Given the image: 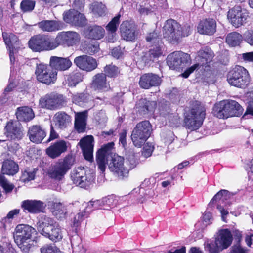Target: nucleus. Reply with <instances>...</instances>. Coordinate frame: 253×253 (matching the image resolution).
Masks as SVG:
<instances>
[{
    "mask_svg": "<svg viewBox=\"0 0 253 253\" xmlns=\"http://www.w3.org/2000/svg\"><path fill=\"white\" fill-rule=\"evenodd\" d=\"M36 233L33 227L25 224H19L15 228L14 233V241L18 247L26 253L29 252L34 246L33 235Z\"/></svg>",
    "mask_w": 253,
    "mask_h": 253,
    "instance_id": "nucleus-1",
    "label": "nucleus"
},
{
    "mask_svg": "<svg viewBox=\"0 0 253 253\" xmlns=\"http://www.w3.org/2000/svg\"><path fill=\"white\" fill-rule=\"evenodd\" d=\"M37 227L41 234L53 241H59L63 237L60 227L50 217L46 216L41 217L37 224Z\"/></svg>",
    "mask_w": 253,
    "mask_h": 253,
    "instance_id": "nucleus-2",
    "label": "nucleus"
},
{
    "mask_svg": "<svg viewBox=\"0 0 253 253\" xmlns=\"http://www.w3.org/2000/svg\"><path fill=\"white\" fill-rule=\"evenodd\" d=\"M163 36L169 42L177 43L182 37L188 36L191 32L189 26H184L182 28L175 20H168L163 27Z\"/></svg>",
    "mask_w": 253,
    "mask_h": 253,
    "instance_id": "nucleus-3",
    "label": "nucleus"
},
{
    "mask_svg": "<svg viewBox=\"0 0 253 253\" xmlns=\"http://www.w3.org/2000/svg\"><path fill=\"white\" fill-rule=\"evenodd\" d=\"M241 106L234 100H224L215 104L213 109L214 116L220 119L238 116L243 112Z\"/></svg>",
    "mask_w": 253,
    "mask_h": 253,
    "instance_id": "nucleus-4",
    "label": "nucleus"
},
{
    "mask_svg": "<svg viewBox=\"0 0 253 253\" xmlns=\"http://www.w3.org/2000/svg\"><path fill=\"white\" fill-rule=\"evenodd\" d=\"M232 241V236L230 231L227 229H221L218 231L214 243L211 241L205 242V249L209 253H219L229 247Z\"/></svg>",
    "mask_w": 253,
    "mask_h": 253,
    "instance_id": "nucleus-5",
    "label": "nucleus"
},
{
    "mask_svg": "<svg viewBox=\"0 0 253 253\" xmlns=\"http://www.w3.org/2000/svg\"><path fill=\"white\" fill-rule=\"evenodd\" d=\"M127 161H126L124 165V158L120 156L114 154L112 156L111 161L108 164L109 169L116 173L118 176L121 178L127 176L129 170L133 168L136 165V161L133 155L128 158Z\"/></svg>",
    "mask_w": 253,
    "mask_h": 253,
    "instance_id": "nucleus-6",
    "label": "nucleus"
},
{
    "mask_svg": "<svg viewBox=\"0 0 253 253\" xmlns=\"http://www.w3.org/2000/svg\"><path fill=\"white\" fill-rule=\"evenodd\" d=\"M205 116L204 106L199 102H196L194 107L187 114L184 119L186 128L191 131L198 129L202 125Z\"/></svg>",
    "mask_w": 253,
    "mask_h": 253,
    "instance_id": "nucleus-7",
    "label": "nucleus"
},
{
    "mask_svg": "<svg viewBox=\"0 0 253 253\" xmlns=\"http://www.w3.org/2000/svg\"><path fill=\"white\" fill-rule=\"evenodd\" d=\"M227 17L233 26L239 28L250 21L251 14L247 9L242 8L240 5H236L229 9Z\"/></svg>",
    "mask_w": 253,
    "mask_h": 253,
    "instance_id": "nucleus-8",
    "label": "nucleus"
},
{
    "mask_svg": "<svg viewBox=\"0 0 253 253\" xmlns=\"http://www.w3.org/2000/svg\"><path fill=\"white\" fill-rule=\"evenodd\" d=\"M74 163V159L71 156H67L58 161L48 170L49 176L56 180H61Z\"/></svg>",
    "mask_w": 253,
    "mask_h": 253,
    "instance_id": "nucleus-9",
    "label": "nucleus"
},
{
    "mask_svg": "<svg viewBox=\"0 0 253 253\" xmlns=\"http://www.w3.org/2000/svg\"><path fill=\"white\" fill-rule=\"evenodd\" d=\"M152 126L148 121L138 123L131 134V140L135 146L141 147L150 137Z\"/></svg>",
    "mask_w": 253,
    "mask_h": 253,
    "instance_id": "nucleus-10",
    "label": "nucleus"
},
{
    "mask_svg": "<svg viewBox=\"0 0 253 253\" xmlns=\"http://www.w3.org/2000/svg\"><path fill=\"white\" fill-rule=\"evenodd\" d=\"M227 80L231 85L244 88L249 84L250 77L245 68L240 66H236L228 73Z\"/></svg>",
    "mask_w": 253,
    "mask_h": 253,
    "instance_id": "nucleus-11",
    "label": "nucleus"
},
{
    "mask_svg": "<svg viewBox=\"0 0 253 253\" xmlns=\"http://www.w3.org/2000/svg\"><path fill=\"white\" fill-rule=\"evenodd\" d=\"M29 46L34 51H49L56 48L55 42L43 35L33 37L29 41Z\"/></svg>",
    "mask_w": 253,
    "mask_h": 253,
    "instance_id": "nucleus-12",
    "label": "nucleus"
},
{
    "mask_svg": "<svg viewBox=\"0 0 253 253\" xmlns=\"http://www.w3.org/2000/svg\"><path fill=\"white\" fill-rule=\"evenodd\" d=\"M64 103L63 95L55 93L46 94L39 100V106L41 108L49 110L59 109Z\"/></svg>",
    "mask_w": 253,
    "mask_h": 253,
    "instance_id": "nucleus-13",
    "label": "nucleus"
},
{
    "mask_svg": "<svg viewBox=\"0 0 253 253\" xmlns=\"http://www.w3.org/2000/svg\"><path fill=\"white\" fill-rule=\"evenodd\" d=\"M35 74L39 81L47 84L54 83L57 79V72L44 64L37 66Z\"/></svg>",
    "mask_w": 253,
    "mask_h": 253,
    "instance_id": "nucleus-14",
    "label": "nucleus"
},
{
    "mask_svg": "<svg viewBox=\"0 0 253 253\" xmlns=\"http://www.w3.org/2000/svg\"><path fill=\"white\" fill-rule=\"evenodd\" d=\"M80 40V35L74 31L61 32L58 33L54 42L56 48L59 45L72 46L78 43Z\"/></svg>",
    "mask_w": 253,
    "mask_h": 253,
    "instance_id": "nucleus-15",
    "label": "nucleus"
},
{
    "mask_svg": "<svg viewBox=\"0 0 253 253\" xmlns=\"http://www.w3.org/2000/svg\"><path fill=\"white\" fill-rule=\"evenodd\" d=\"M113 146V143H108L102 146L97 152V165L98 169L102 173H103L105 171L106 165L108 164L109 159L112 158V154L111 151Z\"/></svg>",
    "mask_w": 253,
    "mask_h": 253,
    "instance_id": "nucleus-16",
    "label": "nucleus"
},
{
    "mask_svg": "<svg viewBox=\"0 0 253 253\" xmlns=\"http://www.w3.org/2000/svg\"><path fill=\"white\" fill-rule=\"evenodd\" d=\"M190 60V56L188 54L176 51L168 56L167 63L170 69L177 70L182 67L184 64L188 63Z\"/></svg>",
    "mask_w": 253,
    "mask_h": 253,
    "instance_id": "nucleus-17",
    "label": "nucleus"
},
{
    "mask_svg": "<svg viewBox=\"0 0 253 253\" xmlns=\"http://www.w3.org/2000/svg\"><path fill=\"white\" fill-rule=\"evenodd\" d=\"M122 38L126 41H133L137 37V27L132 21H123L120 26Z\"/></svg>",
    "mask_w": 253,
    "mask_h": 253,
    "instance_id": "nucleus-18",
    "label": "nucleus"
},
{
    "mask_svg": "<svg viewBox=\"0 0 253 253\" xmlns=\"http://www.w3.org/2000/svg\"><path fill=\"white\" fill-rule=\"evenodd\" d=\"M91 88L99 92L108 91L110 89L109 82L104 73H98L93 76L90 84Z\"/></svg>",
    "mask_w": 253,
    "mask_h": 253,
    "instance_id": "nucleus-19",
    "label": "nucleus"
},
{
    "mask_svg": "<svg viewBox=\"0 0 253 253\" xmlns=\"http://www.w3.org/2000/svg\"><path fill=\"white\" fill-rule=\"evenodd\" d=\"M5 134L11 140H19L23 136V130L17 121H9L5 127Z\"/></svg>",
    "mask_w": 253,
    "mask_h": 253,
    "instance_id": "nucleus-20",
    "label": "nucleus"
},
{
    "mask_svg": "<svg viewBox=\"0 0 253 253\" xmlns=\"http://www.w3.org/2000/svg\"><path fill=\"white\" fill-rule=\"evenodd\" d=\"M69 145V142L64 140H57L46 149V154L51 158H56L67 151Z\"/></svg>",
    "mask_w": 253,
    "mask_h": 253,
    "instance_id": "nucleus-21",
    "label": "nucleus"
},
{
    "mask_svg": "<svg viewBox=\"0 0 253 253\" xmlns=\"http://www.w3.org/2000/svg\"><path fill=\"white\" fill-rule=\"evenodd\" d=\"M64 21L76 26H83L86 24L84 16L74 9H70L63 13Z\"/></svg>",
    "mask_w": 253,
    "mask_h": 253,
    "instance_id": "nucleus-22",
    "label": "nucleus"
},
{
    "mask_svg": "<svg viewBox=\"0 0 253 253\" xmlns=\"http://www.w3.org/2000/svg\"><path fill=\"white\" fill-rule=\"evenodd\" d=\"M74 63L80 69L86 72L92 71L97 66L95 59L85 55L76 57L74 60Z\"/></svg>",
    "mask_w": 253,
    "mask_h": 253,
    "instance_id": "nucleus-23",
    "label": "nucleus"
},
{
    "mask_svg": "<svg viewBox=\"0 0 253 253\" xmlns=\"http://www.w3.org/2000/svg\"><path fill=\"white\" fill-rule=\"evenodd\" d=\"M2 36L5 44L8 48L9 58L11 63L15 61L14 54L17 51V46L18 44V38L12 33L3 32Z\"/></svg>",
    "mask_w": 253,
    "mask_h": 253,
    "instance_id": "nucleus-24",
    "label": "nucleus"
},
{
    "mask_svg": "<svg viewBox=\"0 0 253 253\" xmlns=\"http://www.w3.org/2000/svg\"><path fill=\"white\" fill-rule=\"evenodd\" d=\"M79 144L84 158L89 162H92L93 159V137L92 135L86 136L81 140Z\"/></svg>",
    "mask_w": 253,
    "mask_h": 253,
    "instance_id": "nucleus-25",
    "label": "nucleus"
},
{
    "mask_svg": "<svg viewBox=\"0 0 253 253\" xmlns=\"http://www.w3.org/2000/svg\"><path fill=\"white\" fill-rule=\"evenodd\" d=\"M21 207L24 211H27L30 213L36 214L43 212L45 205L40 200H26L22 202Z\"/></svg>",
    "mask_w": 253,
    "mask_h": 253,
    "instance_id": "nucleus-26",
    "label": "nucleus"
},
{
    "mask_svg": "<svg viewBox=\"0 0 253 253\" xmlns=\"http://www.w3.org/2000/svg\"><path fill=\"white\" fill-rule=\"evenodd\" d=\"M71 178L74 184L82 188H85L88 184L86 171L84 168L74 169L71 173Z\"/></svg>",
    "mask_w": 253,
    "mask_h": 253,
    "instance_id": "nucleus-27",
    "label": "nucleus"
},
{
    "mask_svg": "<svg viewBox=\"0 0 253 253\" xmlns=\"http://www.w3.org/2000/svg\"><path fill=\"white\" fill-rule=\"evenodd\" d=\"M216 22L213 19L202 20L197 26V31L200 34L212 35L216 32Z\"/></svg>",
    "mask_w": 253,
    "mask_h": 253,
    "instance_id": "nucleus-28",
    "label": "nucleus"
},
{
    "mask_svg": "<svg viewBox=\"0 0 253 253\" xmlns=\"http://www.w3.org/2000/svg\"><path fill=\"white\" fill-rule=\"evenodd\" d=\"M160 83V78L158 75L152 73L144 74L140 77L139 81L140 87L144 89L158 86Z\"/></svg>",
    "mask_w": 253,
    "mask_h": 253,
    "instance_id": "nucleus-29",
    "label": "nucleus"
},
{
    "mask_svg": "<svg viewBox=\"0 0 253 253\" xmlns=\"http://www.w3.org/2000/svg\"><path fill=\"white\" fill-rule=\"evenodd\" d=\"M50 66L56 70L65 71L69 69L72 63L69 58L51 56L49 62Z\"/></svg>",
    "mask_w": 253,
    "mask_h": 253,
    "instance_id": "nucleus-30",
    "label": "nucleus"
},
{
    "mask_svg": "<svg viewBox=\"0 0 253 253\" xmlns=\"http://www.w3.org/2000/svg\"><path fill=\"white\" fill-rule=\"evenodd\" d=\"M71 117L64 112H58L53 116V124L58 128L64 129L71 124Z\"/></svg>",
    "mask_w": 253,
    "mask_h": 253,
    "instance_id": "nucleus-31",
    "label": "nucleus"
},
{
    "mask_svg": "<svg viewBox=\"0 0 253 253\" xmlns=\"http://www.w3.org/2000/svg\"><path fill=\"white\" fill-rule=\"evenodd\" d=\"M37 25L42 31L47 32L57 31L63 27L62 22L57 20H42Z\"/></svg>",
    "mask_w": 253,
    "mask_h": 253,
    "instance_id": "nucleus-32",
    "label": "nucleus"
},
{
    "mask_svg": "<svg viewBox=\"0 0 253 253\" xmlns=\"http://www.w3.org/2000/svg\"><path fill=\"white\" fill-rule=\"evenodd\" d=\"M28 135L32 142L39 143L44 138L46 133L40 126L36 125L30 127Z\"/></svg>",
    "mask_w": 253,
    "mask_h": 253,
    "instance_id": "nucleus-33",
    "label": "nucleus"
},
{
    "mask_svg": "<svg viewBox=\"0 0 253 253\" xmlns=\"http://www.w3.org/2000/svg\"><path fill=\"white\" fill-rule=\"evenodd\" d=\"M156 106L155 101L147 100L145 98L141 99L136 104L138 111L142 114H146L149 112L155 111Z\"/></svg>",
    "mask_w": 253,
    "mask_h": 253,
    "instance_id": "nucleus-34",
    "label": "nucleus"
},
{
    "mask_svg": "<svg viewBox=\"0 0 253 253\" xmlns=\"http://www.w3.org/2000/svg\"><path fill=\"white\" fill-rule=\"evenodd\" d=\"M87 117V111L76 113L75 119V127L78 132L81 133L85 131L86 125V121Z\"/></svg>",
    "mask_w": 253,
    "mask_h": 253,
    "instance_id": "nucleus-35",
    "label": "nucleus"
},
{
    "mask_svg": "<svg viewBox=\"0 0 253 253\" xmlns=\"http://www.w3.org/2000/svg\"><path fill=\"white\" fill-rule=\"evenodd\" d=\"M214 57L213 51L209 48L200 50L196 57V60L199 62V65L203 66L212 61Z\"/></svg>",
    "mask_w": 253,
    "mask_h": 253,
    "instance_id": "nucleus-36",
    "label": "nucleus"
},
{
    "mask_svg": "<svg viewBox=\"0 0 253 253\" xmlns=\"http://www.w3.org/2000/svg\"><path fill=\"white\" fill-rule=\"evenodd\" d=\"M52 214L58 219L66 217L67 213V207L60 202H52L49 205Z\"/></svg>",
    "mask_w": 253,
    "mask_h": 253,
    "instance_id": "nucleus-37",
    "label": "nucleus"
},
{
    "mask_svg": "<svg viewBox=\"0 0 253 253\" xmlns=\"http://www.w3.org/2000/svg\"><path fill=\"white\" fill-rule=\"evenodd\" d=\"M16 115L20 121H29L34 117L32 109L26 106L19 107L16 112Z\"/></svg>",
    "mask_w": 253,
    "mask_h": 253,
    "instance_id": "nucleus-38",
    "label": "nucleus"
},
{
    "mask_svg": "<svg viewBox=\"0 0 253 253\" xmlns=\"http://www.w3.org/2000/svg\"><path fill=\"white\" fill-rule=\"evenodd\" d=\"M19 170V167L14 161L11 160H5L2 165V171L3 174L13 175Z\"/></svg>",
    "mask_w": 253,
    "mask_h": 253,
    "instance_id": "nucleus-39",
    "label": "nucleus"
},
{
    "mask_svg": "<svg viewBox=\"0 0 253 253\" xmlns=\"http://www.w3.org/2000/svg\"><path fill=\"white\" fill-rule=\"evenodd\" d=\"M105 35L104 29L100 26L94 25L89 27L85 33L86 37L89 39L99 40Z\"/></svg>",
    "mask_w": 253,
    "mask_h": 253,
    "instance_id": "nucleus-40",
    "label": "nucleus"
},
{
    "mask_svg": "<svg viewBox=\"0 0 253 253\" xmlns=\"http://www.w3.org/2000/svg\"><path fill=\"white\" fill-rule=\"evenodd\" d=\"M243 39V35L234 32L227 35L226 42L230 46L235 47L239 45Z\"/></svg>",
    "mask_w": 253,
    "mask_h": 253,
    "instance_id": "nucleus-41",
    "label": "nucleus"
},
{
    "mask_svg": "<svg viewBox=\"0 0 253 253\" xmlns=\"http://www.w3.org/2000/svg\"><path fill=\"white\" fill-rule=\"evenodd\" d=\"M163 46L162 43H157L155 46L150 49L148 53L149 59H147V56L145 57L144 60L146 62L148 61H153L155 58H158L163 54Z\"/></svg>",
    "mask_w": 253,
    "mask_h": 253,
    "instance_id": "nucleus-42",
    "label": "nucleus"
},
{
    "mask_svg": "<svg viewBox=\"0 0 253 253\" xmlns=\"http://www.w3.org/2000/svg\"><path fill=\"white\" fill-rule=\"evenodd\" d=\"M158 111L160 116L168 120L169 122L171 120L173 121L174 116L169 113V108L167 104L163 103L159 104Z\"/></svg>",
    "mask_w": 253,
    "mask_h": 253,
    "instance_id": "nucleus-43",
    "label": "nucleus"
},
{
    "mask_svg": "<svg viewBox=\"0 0 253 253\" xmlns=\"http://www.w3.org/2000/svg\"><path fill=\"white\" fill-rule=\"evenodd\" d=\"M83 77L80 72H75L68 78L69 85L71 86H75L77 84L83 80Z\"/></svg>",
    "mask_w": 253,
    "mask_h": 253,
    "instance_id": "nucleus-44",
    "label": "nucleus"
},
{
    "mask_svg": "<svg viewBox=\"0 0 253 253\" xmlns=\"http://www.w3.org/2000/svg\"><path fill=\"white\" fill-rule=\"evenodd\" d=\"M35 169H26L22 172L20 180L26 182L33 180L35 178Z\"/></svg>",
    "mask_w": 253,
    "mask_h": 253,
    "instance_id": "nucleus-45",
    "label": "nucleus"
},
{
    "mask_svg": "<svg viewBox=\"0 0 253 253\" xmlns=\"http://www.w3.org/2000/svg\"><path fill=\"white\" fill-rule=\"evenodd\" d=\"M92 11L94 15L102 16L105 11V6L101 2H95L91 5Z\"/></svg>",
    "mask_w": 253,
    "mask_h": 253,
    "instance_id": "nucleus-46",
    "label": "nucleus"
},
{
    "mask_svg": "<svg viewBox=\"0 0 253 253\" xmlns=\"http://www.w3.org/2000/svg\"><path fill=\"white\" fill-rule=\"evenodd\" d=\"M120 15H118L112 19V20L106 26V30L111 33H115L117 30V26L119 23Z\"/></svg>",
    "mask_w": 253,
    "mask_h": 253,
    "instance_id": "nucleus-47",
    "label": "nucleus"
},
{
    "mask_svg": "<svg viewBox=\"0 0 253 253\" xmlns=\"http://www.w3.org/2000/svg\"><path fill=\"white\" fill-rule=\"evenodd\" d=\"M89 96L85 94H77L73 95V102L79 105H82L83 103L87 102Z\"/></svg>",
    "mask_w": 253,
    "mask_h": 253,
    "instance_id": "nucleus-48",
    "label": "nucleus"
},
{
    "mask_svg": "<svg viewBox=\"0 0 253 253\" xmlns=\"http://www.w3.org/2000/svg\"><path fill=\"white\" fill-rule=\"evenodd\" d=\"M35 5V2L29 0H24L21 2L20 8L24 12H29L34 9Z\"/></svg>",
    "mask_w": 253,
    "mask_h": 253,
    "instance_id": "nucleus-49",
    "label": "nucleus"
},
{
    "mask_svg": "<svg viewBox=\"0 0 253 253\" xmlns=\"http://www.w3.org/2000/svg\"><path fill=\"white\" fill-rule=\"evenodd\" d=\"M104 72L109 77H115L118 75L120 71L116 66L113 65L106 66L104 68Z\"/></svg>",
    "mask_w": 253,
    "mask_h": 253,
    "instance_id": "nucleus-50",
    "label": "nucleus"
},
{
    "mask_svg": "<svg viewBox=\"0 0 253 253\" xmlns=\"http://www.w3.org/2000/svg\"><path fill=\"white\" fill-rule=\"evenodd\" d=\"M0 185L4 190H13L15 188L14 185L8 181L2 174H0Z\"/></svg>",
    "mask_w": 253,
    "mask_h": 253,
    "instance_id": "nucleus-51",
    "label": "nucleus"
},
{
    "mask_svg": "<svg viewBox=\"0 0 253 253\" xmlns=\"http://www.w3.org/2000/svg\"><path fill=\"white\" fill-rule=\"evenodd\" d=\"M243 39L247 43L253 46V29L245 31L243 34Z\"/></svg>",
    "mask_w": 253,
    "mask_h": 253,
    "instance_id": "nucleus-52",
    "label": "nucleus"
},
{
    "mask_svg": "<svg viewBox=\"0 0 253 253\" xmlns=\"http://www.w3.org/2000/svg\"><path fill=\"white\" fill-rule=\"evenodd\" d=\"M154 150V146L152 144L147 143L143 147L142 155L145 158L150 157Z\"/></svg>",
    "mask_w": 253,
    "mask_h": 253,
    "instance_id": "nucleus-53",
    "label": "nucleus"
},
{
    "mask_svg": "<svg viewBox=\"0 0 253 253\" xmlns=\"http://www.w3.org/2000/svg\"><path fill=\"white\" fill-rule=\"evenodd\" d=\"M146 39L148 42L156 43H162L158 34L155 32L149 33L147 36Z\"/></svg>",
    "mask_w": 253,
    "mask_h": 253,
    "instance_id": "nucleus-54",
    "label": "nucleus"
},
{
    "mask_svg": "<svg viewBox=\"0 0 253 253\" xmlns=\"http://www.w3.org/2000/svg\"><path fill=\"white\" fill-rule=\"evenodd\" d=\"M41 253H60V251L54 245L45 246L41 249Z\"/></svg>",
    "mask_w": 253,
    "mask_h": 253,
    "instance_id": "nucleus-55",
    "label": "nucleus"
},
{
    "mask_svg": "<svg viewBox=\"0 0 253 253\" xmlns=\"http://www.w3.org/2000/svg\"><path fill=\"white\" fill-rule=\"evenodd\" d=\"M99 49V45L97 42H92L88 44L86 47V52L92 55L97 52Z\"/></svg>",
    "mask_w": 253,
    "mask_h": 253,
    "instance_id": "nucleus-56",
    "label": "nucleus"
},
{
    "mask_svg": "<svg viewBox=\"0 0 253 253\" xmlns=\"http://www.w3.org/2000/svg\"><path fill=\"white\" fill-rule=\"evenodd\" d=\"M199 66V63L194 64L191 67L187 68L184 73L181 74V76L185 78H188L191 73L198 68Z\"/></svg>",
    "mask_w": 253,
    "mask_h": 253,
    "instance_id": "nucleus-57",
    "label": "nucleus"
},
{
    "mask_svg": "<svg viewBox=\"0 0 253 253\" xmlns=\"http://www.w3.org/2000/svg\"><path fill=\"white\" fill-rule=\"evenodd\" d=\"M84 215V214L83 212L77 214L73 220L72 223L73 226L75 227H78L82 220Z\"/></svg>",
    "mask_w": 253,
    "mask_h": 253,
    "instance_id": "nucleus-58",
    "label": "nucleus"
},
{
    "mask_svg": "<svg viewBox=\"0 0 253 253\" xmlns=\"http://www.w3.org/2000/svg\"><path fill=\"white\" fill-rule=\"evenodd\" d=\"M19 212L20 210L19 209H14L10 211L7 214V216L3 219V220L6 221V220L12 219L15 216L17 215L19 213Z\"/></svg>",
    "mask_w": 253,
    "mask_h": 253,
    "instance_id": "nucleus-59",
    "label": "nucleus"
},
{
    "mask_svg": "<svg viewBox=\"0 0 253 253\" xmlns=\"http://www.w3.org/2000/svg\"><path fill=\"white\" fill-rule=\"evenodd\" d=\"M217 209L219 211L221 215V218L223 221L227 222L226 218L227 215L229 214L228 211L225 210L221 206L218 205L217 207Z\"/></svg>",
    "mask_w": 253,
    "mask_h": 253,
    "instance_id": "nucleus-60",
    "label": "nucleus"
},
{
    "mask_svg": "<svg viewBox=\"0 0 253 253\" xmlns=\"http://www.w3.org/2000/svg\"><path fill=\"white\" fill-rule=\"evenodd\" d=\"M229 195L228 191H219V192L213 198V201L220 200L223 196H227Z\"/></svg>",
    "mask_w": 253,
    "mask_h": 253,
    "instance_id": "nucleus-61",
    "label": "nucleus"
},
{
    "mask_svg": "<svg viewBox=\"0 0 253 253\" xmlns=\"http://www.w3.org/2000/svg\"><path fill=\"white\" fill-rule=\"evenodd\" d=\"M212 220V215L210 212H205L203 216V221L206 225L211 223Z\"/></svg>",
    "mask_w": 253,
    "mask_h": 253,
    "instance_id": "nucleus-62",
    "label": "nucleus"
},
{
    "mask_svg": "<svg viewBox=\"0 0 253 253\" xmlns=\"http://www.w3.org/2000/svg\"><path fill=\"white\" fill-rule=\"evenodd\" d=\"M231 253H246V250L238 244L232 247Z\"/></svg>",
    "mask_w": 253,
    "mask_h": 253,
    "instance_id": "nucleus-63",
    "label": "nucleus"
},
{
    "mask_svg": "<svg viewBox=\"0 0 253 253\" xmlns=\"http://www.w3.org/2000/svg\"><path fill=\"white\" fill-rule=\"evenodd\" d=\"M242 57L246 61L253 62V52L243 53Z\"/></svg>",
    "mask_w": 253,
    "mask_h": 253,
    "instance_id": "nucleus-64",
    "label": "nucleus"
}]
</instances>
